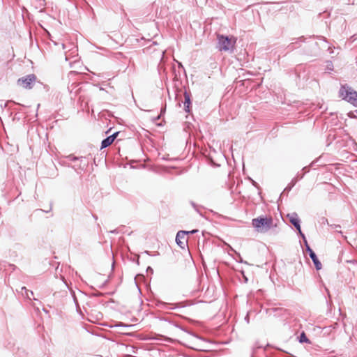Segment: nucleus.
<instances>
[{
	"instance_id": "nucleus-1",
	"label": "nucleus",
	"mask_w": 357,
	"mask_h": 357,
	"mask_svg": "<svg viewBox=\"0 0 357 357\" xmlns=\"http://www.w3.org/2000/svg\"><path fill=\"white\" fill-rule=\"evenodd\" d=\"M252 225L258 232L265 233L273 227V220L271 216L260 215L252 219Z\"/></svg>"
},
{
	"instance_id": "nucleus-2",
	"label": "nucleus",
	"mask_w": 357,
	"mask_h": 357,
	"mask_svg": "<svg viewBox=\"0 0 357 357\" xmlns=\"http://www.w3.org/2000/svg\"><path fill=\"white\" fill-rule=\"evenodd\" d=\"M339 97L357 107V91L349 85L341 86L339 90Z\"/></svg>"
},
{
	"instance_id": "nucleus-3",
	"label": "nucleus",
	"mask_w": 357,
	"mask_h": 357,
	"mask_svg": "<svg viewBox=\"0 0 357 357\" xmlns=\"http://www.w3.org/2000/svg\"><path fill=\"white\" fill-rule=\"evenodd\" d=\"M236 43V38L218 34L217 48L219 51L232 52Z\"/></svg>"
},
{
	"instance_id": "nucleus-4",
	"label": "nucleus",
	"mask_w": 357,
	"mask_h": 357,
	"mask_svg": "<svg viewBox=\"0 0 357 357\" xmlns=\"http://www.w3.org/2000/svg\"><path fill=\"white\" fill-rule=\"evenodd\" d=\"M192 303L189 301H183L177 302L175 303H169L164 302L160 300H158L155 301V305L158 307L163 308V309H168V310H176V309H181L184 308L187 306L191 305Z\"/></svg>"
},
{
	"instance_id": "nucleus-5",
	"label": "nucleus",
	"mask_w": 357,
	"mask_h": 357,
	"mask_svg": "<svg viewBox=\"0 0 357 357\" xmlns=\"http://www.w3.org/2000/svg\"><path fill=\"white\" fill-rule=\"evenodd\" d=\"M37 79L35 74H29L19 78L17 84L26 89H31Z\"/></svg>"
},
{
	"instance_id": "nucleus-6",
	"label": "nucleus",
	"mask_w": 357,
	"mask_h": 357,
	"mask_svg": "<svg viewBox=\"0 0 357 357\" xmlns=\"http://www.w3.org/2000/svg\"><path fill=\"white\" fill-rule=\"evenodd\" d=\"M305 246L306 252L308 253L310 259H312L314 267L317 271H319L322 268V265L319 259H318L314 251L310 248V245L307 244Z\"/></svg>"
},
{
	"instance_id": "nucleus-7",
	"label": "nucleus",
	"mask_w": 357,
	"mask_h": 357,
	"mask_svg": "<svg viewBox=\"0 0 357 357\" xmlns=\"http://www.w3.org/2000/svg\"><path fill=\"white\" fill-rule=\"evenodd\" d=\"M186 236L187 232H185V230H180L176 234V243L181 249H185L188 243L187 238H185Z\"/></svg>"
},
{
	"instance_id": "nucleus-8",
	"label": "nucleus",
	"mask_w": 357,
	"mask_h": 357,
	"mask_svg": "<svg viewBox=\"0 0 357 357\" xmlns=\"http://www.w3.org/2000/svg\"><path fill=\"white\" fill-rule=\"evenodd\" d=\"M192 100H191V93L190 91L185 90L184 91V101H183V109L184 111L190 114L192 111Z\"/></svg>"
},
{
	"instance_id": "nucleus-9",
	"label": "nucleus",
	"mask_w": 357,
	"mask_h": 357,
	"mask_svg": "<svg viewBox=\"0 0 357 357\" xmlns=\"http://www.w3.org/2000/svg\"><path fill=\"white\" fill-rule=\"evenodd\" d=\"M119 133H120L119 131H116V132H114L113 134L107 136L105 139H103L101 142L100 149H102L109 146L114 142V141L116 139V137H118Z\"/></svg>"
},
{
	"instance_id": "nucleus-10",
	"label": "nucleus",
	"mask_w": 357,
	"mask_h": 357,
	"mask_svg": "<svg viewBox=\"0 0 357 357\" xmlns=\"http://www.w3.org/2000/svg\"><path fill=\"white\" fill-rule=\"evenodd\" d=\"M287 218L289 222L294 225L295 229H298L301 227V220L298 216V214L295 212L287 214Z\"/></svg>"
},
{
	"instance_id": "nucleus-11",
	"label": "nucleus",
	"mask_w": 357,
	"mask_h": 357,
	"mask_svg": "<svg viewBox=\"0 0 357 357\" xmlns=\"http://www.w3.org/2000/svg\"><path fill=\"white\" fill-rule=\"evenodd\" d=\"M298 342L301 344H303V343L310 344L311 343L310 340L308 339V337H307V335L304 331H302L300 333V335L298 336Z\"/></svg>"
},
{
	"instance_id": "nucleus-12",
	"label": "nucleus",
	"mask_w": 357,
	"mask_h": 357,
	"mask_svg": "<svg viewBox=\"0 0 357 357\" xmlns=\"http://www.w3.org/2000/svg\"><path fill=\"white\" fill-rule=\"evenodd\" d=\"M295 42H292L291 44L288 45V48L289 50H293L295 48L294 45L299 43H304L305 42L306 38L304 36L299 37L298 38H295Z\"/></svg>"
},
{
	"instance_id": "nucleus-13",
	"label": "nucleus",
	"mask_w": 357,
	"mask_h": 357,
	"mask_svg": "<svg viewBox=\"0 0 357 357\" xmlns=\"http://www.w3.org/2000/svg\"><path fill=\"white\" fill-rule=\"evenodd\" d=\"M296 231L298 232V235L303 239L304 245H307L308 242L307 241L305 235L303 233V231L301 230V227H298V229H296Z\"/></svg>"
},
{
	"instance_id": "nucleus-14",
	"label": "nucleus",
	"mask_w": 357,
	"mask_h": 357,
	"mask_svg": "<svg viewBox=\"0 0 357 357\" xmlns=\"http://www.w3.org/2000/svg\"><path fill=\"white\" fill-rule=\"evenodd\" d=\"M68 159L72 162H76L77 160H80L81 162L83 161V159H84V157H77L73 155H69L68 157Z\"/></svg>"
},
{
	"instance_id": "nucleus-15",
	"label": "nucleus",
	"mask_w": 357,
	"mask_h": 357,
	"mask_svg": "<svg viewBox=\"0 0 357 357\" xmlns=\"http://www.w3.org/2000/svg\"><path fill=\"white\" fill-rule=\"evenodd\" d=\"M262 348L261 345L258 344L257 342L255 345L252 348V354L250 357H255V354L257 353V349Z\"/></svg>"
},
{
	"instance_id": "nucleus-16",
	"label": "nucleus",
	"mask_w": 357,
	"mask_h": 357,
	"mask_svg": "<svg viewBox=\"0 0 357 357\" xmlns=\"http://www.w3.org/2000/svg\"><path fill=\"white\" fill-rule=\"evenodd\" d=\"M21 291H24L25 297L26 298L31 299V297L29 296V292H30L31 295H33V292L32 291H29V289H27L26 287H22Z\"/></svg>"
},
{
	"instance_id": "nucleus-17",
	"label": "nucleus",
	"mask_w": 357,
	"mask_h": 357,
	"mask_svg": "<svg viewBox=\"0 0 357 357\" xmlns=\"http://www.w3.org/2000/svg\"><path fill=\"white\" fill-rule=\"evenodd\" d=\"M172 325H174L175 327H176V328H178L181 329V331H184V332H186V333H188L191 334V333H190L187 330V328H185V327L182 326H181V325H180L178 323L176 322L175 321H174V324H172Z\"/></svg>"
},
{
	"instance_id": "nucleus-18",
	"label": "nucleus",
	"mask_w": 357,
	"mask_h": 357,
	"mask_svg": "<svg viewBox=\"0 0 357 357\" xmlns=\"http://www.w3.org/2000/svg\"><path fill=\"white\" fill-rule=\"evenodd\" d=\"M172 325H174L175 327H176V328H178L181 329V331H184V332H186V333H188L191 334V333H190L187 330V328H185V327L182 326H181V325H180L178 323L176 322L175 321H174V324H172Z\"/></svg>"
},
{
	"instance_id": "nucleus-19",
	"label": "nucleus",
	"mask_w": 357,
	"mask_h": 357,
	"mask_svg": "<svg viewBox=\"0 0 357 357\" xmlns=\"http://www.w3.org/2000/svg\"><path fill=\"white\" fill-rule=\"evenodd\" d=\"M172 325H174L175 327H176V328H178L181 329V331H184V332H186V333H188L191 334V333H190L187 330V328H185V327L182 326H181V325H180L178 323L176 322L175 321H174V324H172Z\"/></svg>"
},
{
	"instance_id": "nucleus-20",
	"label": "nucleus",
	"mask_w": 357,
	"mask_h": 357,
	"mask_svg": "<svg viewBox=\"0 0 357 357\" xmlns=\"http://www.w3.org/2000/svg\"><path fill=\"white\" fill-rule=\"evenodd\" d=\"M321 159H323V155H321L319 156V158H316L315 160H314L309 165L310 168H313L314 166L317 164L319 160H321Z\"/></svg>"
},
{
	"instance_id": "nucleus-21",
	"label": "nucleus",
	"mask_w": 357,
	"mask_h": 357,
	"mask_svg": "<svg viewBox=\"0 0 357 357\" xmlns=\"http://www.w3.org/2000/svg\"><path fill=\"white\" fill-rule=\"evenodd\" d=\"M158 319L160 320V321H165V322H168L171 324H174V321L171 319L169 317H158Z\"/></svg>"
},
{
	"instance_id": "nucleus-22",
	"label": "nucleus",
	"mask_w": 357,
	"mask_h": 357,
	"mask_svg": "<svg viewBox=\"0 0 357 357\" xmlns=\"http://www.w3.org/2000/svg\"><path fill=\"white\" fill-rule=\"evenodd\" d=\"M292 188L289 185H287V187L284 189L283 192L280 194V199L284 194H288L289 192L291 190Z\"/></svg>"
},
{
	"instance_id": "nucleus-23",
	"label": "nucleus",
	"mask_w": 357,
	"mask_h": 357,
	"mask_svg": "<svg viewBox=\"0 0 357 357\" xmlns=\"http://www.w3.org/2000/svg\"><path fill=\"white\" fill-rule=\"evenodd\" d=\"M248 179L250 181L253 186H255L258 190H260L259 184L255 180H253L251 177H248Z\"/></svg>"
},
{
	"instance_id": "nucleus-24",
	"label": "nucleus",
	"mask_w": 357,
	"mask_h": 357,
	"mask_svg": "<svg viewBox=\"0 0 357 357\" xmlns=\"http://www.w3.org/2000/svg\"><path fill=\"white\" fill-rule=\"evenodd\" d=\"M304 177V174H301L300 172H298L296 175L295 176V177H294V179L296 180V181L298 182V181L303 179Z\"/></svg>"
},
{
	"instance_id": "nucleus-25",
	"label": "nucleus",
	"mask_w": 357,
	"mask_h": 357,
	"mask_svg": "<svg viewBox=\"0 0 357 357\" xmlns=\"http://www.w3.org/2000/svg\"><path fill=\"white\" fill-rule=\"evenodd\" d=\"M310 170V168L309 166H305L304 167H303V169H301V171L300 172L301 174H304V176L308 173Z\"/></svg>"
},
{
	"instance_id": "nucleus-26",
	"label": "nucleus",
	"mask_w": 357,
	"mask_h": 357,
	"mask_svg": "<svg viewBox=\"0 0 357 357\" xmlns=\"http://www.w3.org/2000/svg\"><path fill=\"white\" fill-rule=\"evenodd\" d=\"M165 112H166V104H165L164 105L162 106L161 109H160V115H161L162 116H164V114H165Z\"/></svg>"
},
{
	"instance_id": "nucleus-27",
	"label": "nucleus",
	"mask_w": 357,
	"mask_h": 357,
	"mask_svg": "<svg viewBox=\"0 0 357 357\" xmlns=\"http://www.w3.org/2000/svg\"><path fill=\"white\" fill-rule=\"evenodd\" d=\"M102 296V293H101L98 291H96L95 292L91 294V296L98 297V296Z\"/></svg>"
},
{
	"instance_id": "nucleus-28",
	"label": "nucleus",
	"mask_w": 357,
	"mask_h": 357,
	"mask_svg": "<svg viewBox=\"0 0 357 357\" xmlns=\"http://www.w3.org/2000/svg\"><path fill=\"white\" fill-rule=\"evenodd\" d=\"M144 253L149 255V256H156V255H159V252H155V254H151V252L150 251H148V250H146L144 252Z\"/></svg>"
},
{
	"instance_id": "nucleus-29",
	"label": "nucleus",
	"mask_w": 357,
	"mask_h": 357,
	"mask_svg": "<svg viewBox=\"0 0 357 357\" xmlns=\"http://www.w3.org/2000/svg\"><path fill=\"white\" fill-rule=\"evenodd\" d=\"M296 183H297L296 180L293 178L291 179V182L288 185L291 186V188H293L294 187V185L296 184Z\"/></svg>"
},
{
	"instance_id": "nucleus-30",
	"label": "nucleus",
	"mask_w": 357,
	"mask_h": 357,
	"mask_svg": "<svg viewBox=\"0 0 357 357\" xmlns=\"http://www.w3.org/2000/svg\"><path fill=\"white\" fill-rule=\"evenodd\" d=\"M333 66L332 62L331 61H328L327 69L328 70H333Z\"/></svg>"
},
{
	"instance_id": "nucleus-31",
	"label": "nucleus",
	"mask_w": 357,
	"mask_h": 357,
	"mask_svg": "<svg viewBox=\"0 0 357 357\" xmlns=\"http://www.w3.org/2000/svg\"><path fill=\"white\" fill-rule=\"evenodd\" d=\"M115 326H117V327H130L131 326L130 325H126L122 322H120L119 323V324L116 325Z\"/></svg>"
},
{
	"instance_id": "nucleus-32",
	"label": "nucleus",
	"mask_w": 357,
	"mask_h": 357,
	"mask_svg": "<svg viewBox=\"0 0 357 357\" xmlns=\"http://www.w3.org/2000/svg\"><path fill=\"white\" fill-rule=\"evenodd\" d=\"M185 232H187V235H188V234H194L198 232V229H192L191 231H185Z\"/></svg>"
},
{
	"instance_id": "nucleus-33",
	"label": "nucleus",
	"mask_w": 357,
	"mask_h": 357,
	"mask_svg": "<svg viewBox=\"0 0 357 357\" xmlns=\"http://www.w3.org/2000/svg\"><path fill=\"white\" fill-rule=\"evenodd\" d=\"M146 272L147 273L153 274V269L151 266H148V267L146 268Z\"/></svg>"
},
{
	"instance_id": "nucleus-34",
	"label": "nucleus",
	"mask_w": 357,
	"mask_h": 357,
	"mask_svg": "<svg viewBox=\"0 0 357 357\" xmlns=\"http://www.w3.org/2000/svg\"><path fill=\"white\" fill-rule=\"evenodd\" d=\"M245 321H246L247 324H249L250 323V313L248 312L246 316L245 317Z\"/></svg>"
},
{
	"instance_id": "nucleus-35",
	"label": "nucleus",
	"mask_w": 357,
	"mask_h": 357,
	"mask_svg": "<svg viewBox=\"0 0 357 357\" xmlns=\"http://www.w3.org/2000/svg\"><path fill=\"white\" fill-rule=\"evenodd\" d=\"M350 118H357V116H356V114H354V112H350L349 114H348Z\"/></svg>"
},
{
	"instance_id": "nucleus-36",
	"label": "nucleus",
	"mask_w": 357,
	"mask_h": 357,
	"mask_svg": "<svg viewBox=\"0 0 357 357\" xmlns=\"http://www.w3.org/2000/svg\"><path fill=\"white\" fill-rule=\"evenodd\" d=\"M317 38H318L319 40H323V41H324V42H326V43L328 42V41H327L326 38H325L324 36H317Z\"/></svg>"
},
{
	"instance_id": "nucleus-37",
	"label": "nucleus",
	"mask_w": 357,
	"mask_h": 357,
	"mask_svg": "<svg viewBox=\"0 0 357 357\" xmlns=\"http://www.w3.org/2000/svg\"><path fill=\"white\" fill-rule=\"evenodd\" d=\"M329 226L332 229H333V228H340L341 227V226L340 225H335V224L334 225H330Z\"/></svg>"
},
{
	"instance_id": "nucleus-38",
	"label": "nucleus",
	"mask_w": 357,
	"mask_h": 357,
	"mask_svg": "<svg viewBox=\"0 0 357 357\" xmlns=\"http://www.w3.org/2000/svg\"><path fill=\"white\" fill-rule=\"evenodd\" d=\"M318 165L319 166H325L326 165V162L322 161V159L321 160H319V162H318Z\"/></svg>"
},
{
	"instance_id": "nucleus-39",
	"label": "nucleus",
	"mask_w": 357,
	"mask_h": 357,
	"mask_svg": "<svg viewBox=\"0 0 357 357\" xmlns=\"http://www.w3.org/2000/svg\"><path fill=\"white\" fill-rule=\"evenodd\" d=\"M38 83H40L42 86H43L44 89L46 90V91H49V86L47 85H44L43 83H41L40 82H38Z\"/></svg>"
},
{
	"instance_id": "nucleus-40",
	"label": "nucleus",
	"mask_w": 357,
	"mask_h": 357,
	"mask_svg": "<svg viewBox=\"0 0 357 357\" xmlns=\"http://www.w3.org/2000/svg\"><path fill=\"white\" fill-rule=\"evenodd\" d=\"M107 282H108V280H105V282H103V283H102V284L99 287H100V289L104 288V287H105V286L107 284Z\"/></svg>"
},
{
	"instance_id": "nucleus-41",
	"label": "nucleus",
	"mask_w": 357,
	"mask_h": 357,
	"mask_svg": "<svg viewBox=\"0 0 357 357\" xmlns=\"http://www.w3.org/2000/svg\"><path fill=\"white\" fill-rule=\"evenodd\" d=\"M190 204L192 205V206L194 208H195V209H196V208H197V204H196L194 202L191 201V202H190Z\"/></svg>"
},
{
	"instance_id": "nucleus-42",
	"label": "nucleus",
	"mask_w": 357,
	"mask_h": 357,
	"mask_svg": "<svg viewBox=\"0 0 357 357\" xmlns=\"http://www.w3.org/2000/svg\"><path fill=\"white\" fill-rule=\"evenodd\" d=\"M178 66L179 68H181L185 71V68L181 62H178Z\"/></svg>"
},
{
	"instance_id": "nucleus-43",
	"label": "nucleus",
	"mask_w": 357,
	"mask_h": 357,
	"mask_svg": "<svg viewBox=\"0 0 357 357\" xmlns=\"http://www.w3.org/2000/svg\"><path fill=\"white\" fill-rule=\"evenodd\" d=\"M133 261H135L137 265H139V257L136 259H133Z\"/></svg>"
},
{
	"instance_id": "nucleus-44",
	"label": "nucleus",
	"mask_w": 357,
	"mask_h": 357,
	"mask_svg": "<svg viewBox=\"0 0 357 357\" xmlns=\"http://www.w3.org/2000/svg\"><path fill=\"white\" fill-rule=\"evenodd\" d=\"M161 117H162V116H161V115H160V114H158V115L155 117V121H158V120L160 119H161Z\"/></svg>"
},
{
	"instance_id": "nucleus-45",
	"label": "nucleus",
	"mask_w": 357,
	"mask_h": 357,
	"mask_svg": "<svg viewBox=\"0 0 357 357\" xmlns=\"http://www.w3.org/2000/svg\"><path fill=\"white\" fill-rule=\"evenodd\" d=\"M335 232H337V233H338V234H342V231L336 230V231H335ZM342 236L344 238H346V236H344L343 235H342Z\"/></svg>"
},
{
	"instance_id": "nucleus-46",
	"label": "nucleus",
	"mask_w": 357,
	"mask_h": 357,
	"mask_svg": "<svg viewBox=\"0 0 357 357\" xmlns=\"http://www.w3.org/2000/svg\"><path fill=\"white\" fill-rule=\"evenodd\" d=\"M351 38L353 40H355L356 37V34L353 35Z\"/></svg>"
},
{
	"instance_id": "nucleus-47",
	"label": "nucleus",
	"mask_w": 357,
	"mask_h": 357,
	"mask_svg": "<svg viewBox=\"0 0 357 357\" xmlns=\"http://www.w3.org/2000/svg\"><path fill=\"white\" fill-rule=\"evenodd\" d=\"M92 216L96 220H98V216L96 214H93Z\"/></svg>"
},
{
	"instance_id": "nucleus-48",
	"label": "nucleus",
	"mask_w": 357,
	"mask_h": 357,
	"mask_svg": "<svg viewBox=\"0 0 357 357\" xmlns=\"http://www.w3.org/2000/svg\"><path fill=\"white\" fill-rule=\"evenodd\" d=\"M51 210H52V207H50V208L49 210H47V211H43V210H41V211L45 212V213H49Z\"/></svg>"
},
{
	"instance_id": "nucleus-49",
	"label": "nucleus",
	"mask_w": 357,
	"mask_h": 357,
	"mask_svg": "<svg viewBox=\"0 0 357 357\" xmlns=\"http://www.w3.org/2000/svg\"><path fill=\"white\" fill-rule=\"evenodd\" d=\"M110 232L113 233V234H116L117 233V230L116 229H114V230L111 231Z\"/></svg>"
},
{
	"instance_id": "nucleus-50",
	"label": "nucleus",
	"mask_w": 357,
	"mask_h": 357,
	"mask_svg": "<svg viewBox=\"0 0 357 357\" xmlns=\"http://www.w3.org/2000/svg\"><path fill=\"white\" fill-rule=\"evenodd\" d=\"M312 45V46L317 47L318 45V43L317 42H315V43H313Z\"/></svg>"
},
{
	"instance_id": "nucleus-51",
	"label": "nucleus",
	"mask_w": 357,
	"mask_h": 357,
	"mask_svg": "<svg viewBox=\"0 0 357 357\" xmlns=\"http://www.w3.org/2000/svg\"><path fill=\"white\" fill-rule=\"evenodd\" d=\"M323 219H324L323 222H326L328 224V220H327L326 218H324Z\"/></svg>"
},
{
	"instance_id": "nucleus-52",
	"label": "nucleus",
	"mask_w": 357,
	"mask_h": 357,
	"mask_svg": "<svg viewBox=\"0 0 357 357\" xmlns=\"http://www.w3.org/2000/svg\"><path fill=\"white\" fill-rule=\"evenodd\" d=\"M269 346H270V344H266V346L264 347V351H266V347H269Z\"/></svg>"
},
{
	"instance_id": "nucleus-53",
	"label": "nucleus",
	"mask_w": 357,
	"mask_h": 357,
	"mask_svg": "<svg viewBox=\"0 0 357 357\" xmlns=\"http://www.w3.org/2000/svg\"><path fill=\"white\" fill-rule=\"evenodd\" d=\"M110 130H111V128L108 129V130L105 132V133H106V134H108V133L109 132V131H110Z\"/></svg>"
},
{
	"instance_id": "nucleus-54",
	"label": "nucleus",
	"mask_w": 357,
	"mask_h": 357,
	"mask_svg": "<svg viewBox=\"0 0 357 357\" xmlns=\"http://www.w3.org/2000/svg\"><path fill=\"white\" fill-rule=\"evenodd\" d=\"M326 291H327L328 295L330 296V293H329V291H328V289L327 288H326Z\"/></svg>"
},
{
	"instance_id": "nucleus-55",
	"label": "nucleus",
	"mask_w": 357,
	"mask_h": 357,
	"mask_svg": "<svg viewBox=\"0 0 357 357\" xmlns=\"http://www.w3.org/2000/svg\"><path fill=\"white\" fill-rule=\"evenodd\" d=\"M245 282H248V278L246 277H244Z\"/></svg>"
},
{
	"instance_id": "nucleus-56",
	"label": "nucleus",
	"mask_w": 357,
	"mask_h": 357,
	"mask_svg": "<svg viewBox=\"0 0 357 357\" xmlns=\"http://www.w3.org/2000/svg\"><path fill=\"white\" fill-rule=\"evenodd\" d=\"M43 310L45 312V313H47L48 311L47 310H45V308L43 309Z\"/></svg>"
},
{
	"instance_id": "nucleus-57",
	"label": "nucleus",
	"mask_w": 357,
	"mask_h": 357,
	"mask_svg": "<svg viewBox=\"0 0 357 357\" xmlns=\"http://www.w3.org/2000/svg\"><path fill=\"white\" fill-rule=\"evenodd\" d=\"M98 315L100 317H102V314L101 312H99L98 313Z\"/></svg>"
},
{
	"instance_id": "nucleus-58",
	"label": "nucleus",
	"mask_w": 357,
	"mask_h": 357,
	"mask_svg": "<svg viewBox=\"0 0 357 357\" xmlns=\"http://www.w3.org/2000/svg\"><path fill=\"white\" fill-rule=\"evenodd\" d=\"M61 46H62L63 49H65V45L64 44H61Z\"/></svg>"
},
{
	"instance_id": "nucleus-59",
	"label": "nucleus",
	"mask_w": 357,
	"mask_h": 357,
	"mask_svg": "<svg viewBox=\"0 0 357 357\" xmlns=\"http://www.w3.org/2000/svg\"><path fill=\"white\" fill-rule=\"evenodd\" d=\"M239 262L243 263V259H241V260L239 261Z\"/></svg>"
}]
</instances>
